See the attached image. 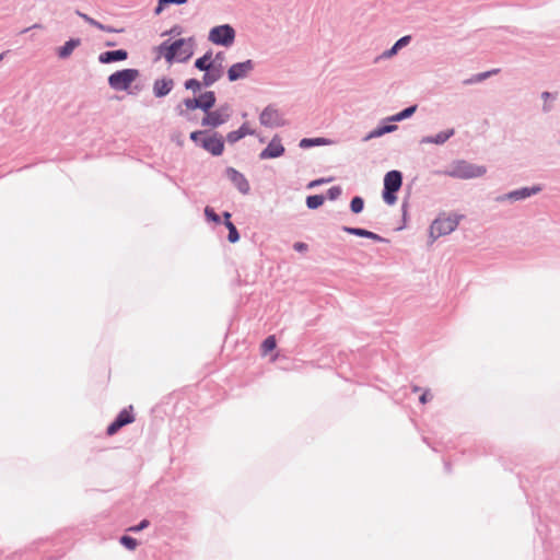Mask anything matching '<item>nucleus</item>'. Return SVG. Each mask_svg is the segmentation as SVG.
Wrapping results in <instances>:
<instances>
[{"instance_id":"ea45409f","label":"nucleus","mask_w":560,"mask_h":560,"mask_svg":"<svg viewBox=\"0 0 560 560\" xmlns=\"http://www.w3.org/2000/svg\"><path fill=\"white\" fill-rule=\"evenodd\" d=\"M149 525L150 522L148 520H142L138 525L130 527L129 530L137 533L147 528Z\"/></svg>"},{"instance_id":"6ab92c4d","label":"nucleus","mask_w":560,"mask_h":560,"mask_svg":"<svg viewBox=\"0 0 560 560\" xmlns=\"http://www.w3.org/2000/svg\"><path fill=\"white\" fill-rule=\"evenodd\" d=\"M128 58V52L125 49H117V50H107L98 56V61L101 63H112L116 61H122Z\"/></svg>"},{"instance_id":"a878e982","label":"nucleus","mask_w":560,"mask_h":560,"mask_svg":"<svg viewBox=\"0 0 560 560\" xmlns=\"http://www.w3.org/2000/svg\"><path fill=\"white\" fill-rule=\"evenodd\" d=\"M498 72H499V69H493V70L486 71V72H480V73L474 74L471 78L465 80L464 83L465 84L479 83V82L488 79L490 75L495 74Z\"/></svg>"},{"instance_id":"473e14b6","label":"nucleus","mask_w":560,"mask_h":560,"mask_svg":"<svg viewBox=\"0 0 560 560\" xmlns=\"http://www.w3.org/2000/svg\"><path fill=\"white\" fill-rule=\"evenodd\" d=\"M120 544L129 550H135L138 546L137 539L126 535L120 538Z\"/></svg>"},{"instance_id":"9d476101","label":"nucleus","mask_w":560,"mask_h":560,"mask_svg":"<svg viewBox=\"0 0 560 560\" xmlns=\"http://www.w3.org/2000/svg\"><path fill=\"white\" fill-rule=\"evenodd\" d=\"M200 147L212 155L219 156L224 151L223 137L218 132H207L206 137L200 141Z\"/></svg>"},{"instance_id":"7c9ffc66","label":"nucleus","mask_w":560,"mask_h":560,"mask_svg":"<svg viewBox=\"0 0 560 560\" xmlns=\"http://www.w3.org/2000/svg\"><path fill=\"white\" fill-rule=\"evenodd\" d=\"M363 208H364V200L359 196L353 197L350 202L351 211L353 213L358 214V213L362 212Z\"/></svg>"},{"instance_id":"39448f33","label":"nucleus","mask_w":560,"mask_h":560,"mask_svg":"<svg viewBox=\"0 0 560 560\" xmlns=\"http://www.w3.org/2000/svg\"><path fill=\"white\" fill-rule=\"evenodd\" d=\"M139 74L138 69L127 68L118 70L108 77V85L114 91H127Z\"/></svg>"},{"instance_id":"423d86ee","label":"nucleus","mask_w":560,"mask_h":560,"mask_svg":"<svg viewBox=\"0 0 560 560\" xmlns=\"http://www.w3.org/2000/svg\"><path fill=\"white\" fill-rule=\"evenodd\" d=\"M232 113V106L229 103H224L217 109H210L208 113H206L205 117L201 119V126L218 128L230 120Z\"/></svg>"},{"instance_id":"2eb2a0df","label":"nucleus","mask_w":560,"mask_h":560,"mask_svg":"<svg viewBox=\"0 0 560 560\" xmlns=\"http://www.w3.org/2000/svg\"><path fill=\"white\" fill-rule=\"evenodd\" d=\"M397 125L388 122L385 119H383L376 128H374L363 137V141L366 142L375 138H380L386 133L394 132L397 130Z\"/></svg>"},{"instance_id":"a211bd4d","label":"nucleus","mask_w":560,"mask_h":560,"mask_svg":"<svg viewBox=\"0 0 560 560\" xmlns=\"http://www.w3.org/2000/svg\"><path fill=\"white\" fill-rule=\"evenodd\" d=\"M174 88V80L171 78L156 79L153 83V94L155 97H164L171 93Z\"/></svg>"},{"instance_id":"72a5a7b5","label":"nucleus","mask_w":560,"mask_h":560,"mask_svg":"<svg viewBox=\"0 0 560 560\" xmlns=\"http://www.w3.org/2000/svg\"><path fill=\"white\" fill-rule=\"evenodd\" d=\"M205 215L209 221H212L214 223H220L221 219L220 215L214 212V210L211 207L205 208Z\"/></svg>"},{"instance_id":"1a4fd4ad","label":"nucleus","mask_w":560,"mask_h":560,"mask_svg":"<svg viewBox=\"0 0 560 560\" xmlns=\"http://www.w3.org/2000/svg\"><path fill=\"white\" fill-rule=\"evenodd\" d=\"M255 67L256 63L252 59L233 63L228 69V79L230 82L246 79L255 70Z\"/></svg>"},{"instance_id":"aec40b11","label":"nucleus","mask_w":560,"mask_h":560,"mask_svg":"<svg viewBox=\"0 0 560 560\" xmlns=\"http://www.w3.org/2000/svg\"><path fill=\"white\" fill-rule=\"evenodd\" d=\"M222 74H223V68H222V63L220 62V63H218V66L207 69L205 71L201 82L205 88H209V86L213 85L217 81H219L221 79Z\"/></svg>"},{"instance_id":"f3484780","label":"nucleus","mask_w":560,"mask_h":560,"mask_svg":"<svg viewBox=\"0 0 560 560\" xmlns=\"http://www.w3.org/2000/svg\"><path fill=\"white\" fill-rule=\"evenodd\" d=\"M412 37L410 35L402 36L399 38L389 49L383 51L378 57H376L375 62H377L381 59H390L397 52L408 46L411 42Z\"/></svg>"},{"instance_id":"a18cd8bd","label":"nucleus","mask_w":560,"mask_h":560,"mask_svg":"<svg viewBox=\"0 0 560 560\" xmlns=\"http://www.w3.org/2000/svg\"><path fill=\"white\" fill-rule=\"evenodd\" d=\"M188 0H161V4H184Z\"/></svg>"},{"instance_id":"49530a36","label":"nucleus","mask_w":560,"mask_h":560,"mask_svg":"<svg viewBox=\"0 0 560 560\" xmlns=\"http://www.w3.org/2000/svg\"><path fill=\"white\" fill-rule=\"evenodd\" d=\"M497 202H504V201H511V197H509V192L499 195L495 197Z\"/></svg>"},{"instance_id":"864d4df0","label":"nucleus","mask_w":560,"mask_h":560,"mask_svg":"<svg viewBox=\"0 0 560 560\" xmlns=\"http://www.w3.org/2000/svg\"><path fill=\"white\" fill-rule=\"evenodd\" d=\"M223 218H224V221H230L231 213L230 212H224L223 213Z\"/></svg>"},{"instance_id":"f03ea898","label":"nucleus","mask_w":560,"mask_h":560,"mask_svg":"<svg viewBox=\"0 0 560 560\" xmlns=\"http://www.w3.org/2000/svg\"><path fill=\"white\" fill-rule=\"evenodd\" d=\"M215 94L212 91H207L201 93L197 97H188L183 100L176 107V112L179 116L189 119L188 112L195 109H201L205 113H208L215 104Z\"/></svg>"},{"instance_id":"79ce46f5","label":"nucleus","mask_w":560,"mask_h":560,"mask_svg":"<svg viewBox=\"0 0 560 560\" xmlns=\"http://www.w3.org/2000/svg\"><path fill=\"white\" fill-rule=\"evenodd\" d=\"M364 237L370 238V240H373V241H375V242H384V241H385V240H384L382 236H380L378 234H376V233H374V232H371V231H368V230H366V233H365Z\"/></svg>"},{"instance_id":"ddd939ff","label":"nucleus","mask_w":560,"mask_h":560,"mask_svg":"<svg viewBox=\"0 0 560 560\" xmlns=\"http://www.w3.org/2000/svg\"><path fill=\"white\" fill-rule=\"evenodd\" d=\"M225 175L241 194L247 195L249 192V183L241 172L230 166L226 167Z\"/></svg>"},{"instance_id":"cd10ccee","label":"nucleus","mask_w":560,"mask_h":560,"mask_svg":"<svg viewBox=\"0 0 560 560\" xmlns=\"http://www.w3.org/2000/svg\"><path fill=\"white\" fill-rule=\"evenodd\" d=\"M324 203V197L322 195H312L306 198V206L308 209H317Z\"/></svg>"},{"instance_id":"a19ab883","label":"nucleus","mask_w":560,"mask_h":560,"mask_svg":"<svg viewBox=\"0 0 560 560\" xmlns=\"http://www.w3.org/2000/svg\"><path fill=\"white\" fill-rule=\"evenodd\" d=\"M293 248H294V250H296L299 253H305L308 249V245L303 242H296V243H294Z\"/></svg>"},{"instance_id":"6e6552de","label":"nucleus","mask_w":560,"mask_h":560,"mask_svg":"<svg viewBox=\"0 0 560 560\" xmlns=\"http://www.w3.org/2000/svg\"><path fill=\"white\" fill-rule=\"evenodd\" d=\"M235 30L230 24H222L210 30L208 39L219 46L230 47L235 42Z\"/></svg>"},{"instance_id":"c756f323","label":"nucleus","mask_w":560,"mask_h":560,"mask_svg":"<svg viewBox=\"0 0 560 560\" xmlns=\"http://www.w3.org/2000/svg\"><path fill=\"white\" fill-rule=\"evenodd\" d=\"M185 89L192 91L195 94L200 92L203 86L202 82L197 79H188L184 83Z\"/></svg>"},{"instance_id":"58836bf2","label":"nucleus","mask_w":560,"mask_h":560,"mask_svg":"<svg viewBox=\"0 0 560 560\" xmlns=\"http://www.w3.org/2000/svg\"><path fill=\"white\" fill-rule=\"evenodd\" d=\"M240 133L244 137L255 135V130L249 128L247 122H244L238 129Z\"/></svg>"},{"instance_id":"bb28decb","label":"nucleus","mask_w":560,"mask_h":560,"mask_svg":"<svg viewBox=\"0 0 560 560\" xmlns=\"http://www.w3.org/2000/svg\"><path fill=\"white\" fill-rule=\"evenodd\" d=\"M88 24H90L103 32H107V33H122L124 32V28H115L112 26L104 25V24L100 23L98 21L94 20L93 18H90V20L88 21Z\"/></svg>"},{"instance_id":"6e6d98bb","label":"nucleus","mask_w":560,"mask_h":560,"mask_svg":"<svg viewBox=\"0 0 560 560\" xmlns=\"http://www.w3.org/2000/svg\"><path fill=\"white\" fill-rule=\"evenodd\" d=\"M106 46H108V47L115 46V43L108 42V43H106Z\"/></svg>"},{"instance_id":"c03bdc74","label":"nucleus","mask_w":560,"mask_h":560,"mask_svg":"<svg viewBox=\"0 0 560 560\" xmlns=\"http://www.w3.org/2000/svg\"><path fill=\"white\" fill-rule=\"evenodd\" d=\"M432 399V394L430 389L422 390V405L427 404Z\"/></svg>"},{"instance_id":"9b49d317","label":"nucleus","mask_w":560,"mask_h":560,"mask_svg":"<svg viewBox=\"0 0 560 560\" xmlns=\"http://www.w3.org/2000/svg\"><path fill=\"white\" fill-rule=\"evenodd\" d=\"M259 121L262 126L268 128L280 127L283 125L282 116L273 105H268L264 108L259 115Z\"/></svg>"},{"instance_id":"0eeeda50","label":"nucleus","mask_w":560,"mask_h":560,"mask_svg":"<svg viewBox=\"0 0 560 560\" xmlns=\"http://www.w3.org/2000/svg\"><path fill=\"white\" fill-rule=\"evenodd\" d=\"M402 184V175L399 171L393 170L386 173L384 177L383 200L387 205H394L397 200L396 191Z\"/></svg>"},{"instance_id":"8fccbe9b","label":"nucleus","mask_w":560,"mask_h":560,"mask_svg":"<svg viewBox=\"0 0 560 560\" xmlns=\"http://www.w3.org/2000/svg\"><path fill=\"white\" fill-rule=\"evenodd\" d=\"M165 5H166V4H161V0H159V3H158V5H156V8L154 9V13H155L156 15L161 14V13H162V11L164 10V7H165Z\"/></svg>"},{"instance_id":"c85d7f7f","label":"nucleus","mask_w":560,"mask_h":560,"mask_svg":"<svg viewBox=\"0 0 560 560\" xmlns=\"http://www.w3.org/2000/svg\"><path fill=\"white\" fill-rule=\"evenodd\" d=\"M224 225L229 230L228 240L231 243H236L240 240V233L236 226L231 221H224Z\"/></svg>"},{"instance_id":"5fc2aeb1","label":"nucleus","mask_w":560,"mask_h":560,"mask_svg":"<svg viewBox=\"0 0 560 560\" xmlns=\"http://www.w3.org/2000/svg\"><path fill=\"white\" fill-rule=\"evenodd\" d=\"M38 27H40V25H39V24H34L33 26H31V27H30V30H31V28H38ZM27 31H28V28L24 30V32H27Z\"/></svg>"},{"instance_id":"2f4dec72","label":"nucleus","mask_w":560,"mask_h":560,"mask_svg":"<svg viewBox=\"0 0 560 560\" xmlns=\"http://www.w3.org/2000/svg\"><path fill=\"white\" fill-rule=\"evenodd\" d=\"M276 346L277 342L275 336H269L264 340L261 345V350L264 353H267L269 351H272L276 348Z\"/></svg>"},{"instance_id":"c9c22d12","label":"nucleus","mask_w":560,"mask_h":560,"mask_svg":"<svg viewBox=\"0 0 560 560\" xmlns=\"http://www.w3.org/2000/svg\"><path fill=\"white\" fill-rule=\"evenodd\" d=\"M342 190L340 186H332L327 190V197L330 200H336L340 197Z\"/></svg>"},{"instance_id":"09e8293b","label":"nucleus","mask_w":560,"mask_h":560,"mask_svg":"<svg viewBox=\"0 0 560 560\" xmlns=\"http://www.w3.org/2000/svg\"><path fill=\"white\" fill-rule=\"evenodd\" d=\"M182 33V27L179 25H175L170 30V34L179 35Z\"/></svg>"},{"instance_id":"393cba45","label":"nucleus","mask_w":560,"mask_h":560,"mask_svg":"<svg viewBox=\"0 0 560 560\" xmlns=\"http://www.w3.org/2000/svg\"><path fill=\"white\" fill-rule=\"evenodd\" d=\"M327 143H328V140L325 139V138H303L300 141L299 145L302 149H308V148H312V147L324 145V144H327Z\"/></svg>"},{"instance_id":"dca6fc26","label":"nucleus","mask_w":560,"mask_h":560,"mask_svg":"<svg viewBox=\"0 0 560 560\" xmlns=\"http://www.w3.org/2000/svg\"><path fill=\"white\" fill-rule=\"evenodd\" d=\"M542 190L540 185H534L532 187H522L512 191H509L511 202L521 201L532 196L539 194Z\"/></svg>"},{"instance_id":"f257e3e1","label":"nucleus","mask_w":560,"mask_h":560,"mask_svg":"<svg viewBox=\"0 0 560 560\" xmlns=\"http://www.w3.org/2000/svg\"><path fill=\"white\" fill-rule=\"evenodd\" d=\"M195 44L194 37L179 38L170 45L167 42L162 43L159 50L170 63L174 61L186 62L194 55Z\"/></svg>"},{"instance_id":"603ef678","label":"nucleus","mask_w":560,"mask_h":560,"mask_svg":"<svg viewBox=\"0 0 560 560\" xmlns=\"http://www.w3.org/2000/svg\"><path fill=\"white\" fill-rule=\"evenodd\" d=\"M551 110V105L545 103L544 106H542V112L544 113H549Z\"/></svg>"},{"instance_id":"e433bc0d","label":"nucleus","mask_w":560,"mask_h":560,"mask_svg":"<svg viewBox=\"0 0 560 560\" xmlns=\"http://www.w3.org/2000/svg\"><path fill=\"white\" fill-rule=\"evenodd\" d=\"M241 139H243V136L240 133L238 130H233V131H230L228 135H226V141L231 144L233 143H236L237 141H240Z\"/></svg>"},{"instance_id":"b1692460","label":"nucleus","mask_w":560,"mask_h":560,"mask_svg":"<svg viewBox=\"0 0 560 560\" xmlns=\"http://www.w3.org/2000/svg\"><path fill=\"white\" fill-rule=\"evenodd\" d=\"M417 108H418V106L416 104L411 105L393 116L386 117L385 120L388 122H393V124L402 121V120L411 117L417 112Z\"/></svg>"},{"instance_id":"f704fd0d","label":"nucleus","mask_w":560,"mask_h":560,"mask_svg":"<svg viewBox=\"0 0 560 560\" xmlns=\"http://www.w3.org/2000/svg\"><path fill=\"white\" fill-rule=\"evenodd\" d=\"M342 230L348 233V234H351V235H355V236H360V237H364L365 233H366V230L364 229H361V228H350V226H343Z\"/></svg>"},{"instance_id":"3c124183","label":"nucleus","mask_w":560,"mask_h":560,"mask_svg":"<svg viewBox=\"0 0 560 560\" xmlns=\"http://www.w3.org/2000/svg\"><path fill=\"white\" fill-rule=\"evenodd\" d=\"M75 14H77L78 16H80L81 19H83L86 23H88V21H89V20H90V18H91V16H89L88 14H85V13L81 12L80 10H77V11H75Z\"/></svg>"},{"instance_id":"4468645a","label":"nucleus","mask_w":560,"mask_h":560,"mask_svg":"<svg viewBox=\"0 0 560 560\" xmlns=\"http://www.w3.org/2000/svg\"><path fill=\"white\" fill-rule=\"evenodd\" d=\"M284 147L279 136H275L268 145L259 153L260 160L277 159L283 155Z\"/></svg>"},{"instance_id":"f8f14e48","label":"nucleus","mask_w":560,"mask_h":560,"mask_svg":"<svg viewBox=\"0 0 560 560\" xmlns=\"http://www.w3.org/2000/svg\"><path fill=\"white\" fill-rule=\"evenodd\" d=\"M135 421V416L132 413V407L130 406L128 409H122L115 420L107 427L106 433L108 435H114L117 433L122 427L132 423Z\"/></svg>"},{"instance_id":"4c0bfd02","label":"nucleus","mask_w":560,"mask_h":560,"mask_svg":"<svg viewBox=\"0 0 560 560\" xmlns=\"http://www.w3.org/2000/svg\"><path fill=\"white\" fill-rule=\"evenodd\" d=\"M207 130H196L190 133V139L198 145H200V141L207 135Z\"/></svg>"},{"instance_id":"4be33fe9","label":"nucleus","mask_w":560,"mask_h":560,"mask_svg":"<svg viewBox=\"0 0 560 560\" xmlns=\"http://www.w3.org/2000/svg\"><path fill=\"white\" fill-rule=\"evenodd\" d=\"M455 133V130L453 128L446 129L443 131H440L435 136H425L422 137V143H433V144H443L445 143L451 137H453Z\"/></svg>"},{"instance_id":"412c9836","label":"nucleus","mask_w":560,"mask_h":560,"mask_svg":"<svg viewBox=\"0 0 560 560\" xmlns=\"http://www.w3.org/2000/svg\"><path fill=\"white\" fill-rule=\"evenodd\" d=\"M212 59V52L211 51H208L206 52L202 57L198 58L196 61H195V67L200 70V71H206L207 69H210V68H213L215 66H218L215 63V61L218 59L222 60V52H219L215 56V59L214 60H211Z\"/></svg>"},{"instance_id":"5701e85b","label":"nucleus","mask_w":560,"mask_h":560,"mask_svg":"<svg viewBox=\"0 0 560 560\" xmlns=\"http://www.w3.org/2000/svg\"><path fill=\"white\" fill-rule=\"evenodd\" d=\"M81 45L80 38H71L65 43L63 46L58 48V57L61 59L68 58L73 50Z\"/></svg>"},{"instance_id":"4d7b16f0","label":"nucleus","mask_w":560,"mask_h":560,"mask_svg":"<svg viewBox=\"0 0 560 560\" xmlns=\"http://www.w3.org/2000/svg\"><path fill=\"white\" fill-rule=\"evenodd\" d=\"M5 52L0 54V61L3 59Z\"/></svg>"},{"instance_id":"20e7f679","label":"nucleus","mask_w":560,"mask_h":560,"mask_svg":"<svg viewBox=\"0 0 560 560\" xmlns=\"http://www.w3.org/2000/svg\"><path fill=\"white\" fill-rule=\"evenodd\" d=\"M462 219L463 215L456 213L443 212L439 214L438 218L430 225L429 243L432 244L439 237L452 233L457 228Z\"/></svg>"},{"instance_id":"37998d69","label":"nucleus","mask_w":560,"mask_h":560,"mask_svg":"<svg viewBox=\"0 0 560 560\" xmlns=\"http://www.w3.org/2000/svg\"><path fill=\"white\" fill-rule=\"evenodd\" d=\"M331 178H319V179H315V180H312L308 185H307V188H314V187H317L324 183H328L330 182Z\"/></svg>"},{"instance_id":"7ed1b4c3","label":"nucleus","mask_w":560,"mask_h":560,"mask_svg":"<svg viewBox=\"0 0 560 560\" xmlns=\"http://www.w3.org/2000/svg\"><path fill=\"white\" fill-rule=\"evenodd\" d=\"M486 172L487 167L483 165H477L466 160H455L443 173L453 178L471 179L483 176Z\"/></svg>"},{"instance_id":"de8ad7c7","label":"nucleus","mask_w":560,"mask_h":560,"mask_svg":"<svg viewBox=\"0 0 560 560\" xmlns=\"http://www.w3.org/2000/svg\"><path fill=\"white\" fill-rule=\"evenodd\" d=\"M541 98L545 100V102H547L549 98H556V95L545 91L541 93Z\"/></svg>"},{"instance_id":"13d9d810","label":"nucleus","mask_w":560,"mask_h":560,"mask_svg":"<svg viewBox=\"0 0 560 560\" xmlns=\"http://www.w3.org/2000/svg\"><path fill=\"white\" fill-rule=\"evenodd\" d=\"M558 143L560 144V140L558 141Z\"/></svg>"}]
</instances>
